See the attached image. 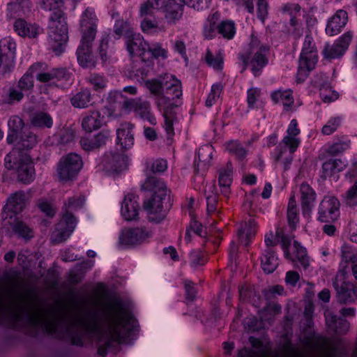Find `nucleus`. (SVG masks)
Instances as JSON below:
<instances>
[{
    "instance_id": "1",
    "label": "nucleus",
    "mask_w": 357,
    "mask_h": 357,
    "mask_svg": "<svg viewBox=\"0 0 357 357\" xmlns=\"http://www.w3.org/2000/svg\"><path fill=\"white\" fill-rule=\"evenodd\" d=\"M102 314L103 323L107 322L108 328L106 331L101 328V332L98 333V340L102 341L105 335L107 340L104 344L98 347L97 352L99 356L105 357L113 342L121 343L132 337L138 327V323L133 315L125 310L121 299L107 303Z\"/></svg>"
},
{
    "instance_id": "2",
    "label": "nucleus",
    "mask_w": 357,
    "mask_h": 357,
    "mask_svg": "<svg viewBox=\"0 0 357 357\" xmlns=\"http://www.w3.org/2000/svg\"><path fill=\"white\" fill-rule=\"evenodd\" d=\"M10 299V306L8 307L0 298V324L8 321L14 326L22 320L33 327L40 324L45 312L31 290L25 294L12 293Z\"/></svg>"
},
{
    "instance_id": "3",
    "label": "nucleus",
    "mask_w": 357,
    "mask_h": 357,
    "mask_svg": "<svg viewBox=\"0 0 357 357\" xmlns=\"http://www.w3.org/2000/svg\"><path fill=\"white\" fill-rule=\"evenodd\" d=\"M103 325V319L99 310L95 308L87 309L79 319L60 321L54 319L45 321V331L51 335L58 334L59 338L69 337L73 345L82 347L83 335L77 331V326H81L85 331L90 333H99Z\"/></svg>"
},
{
    "instance_id": "4",
    "label": "nucleus",
    "mask_w": 357,
    "mask_h": 357,
    "mask_svg": "<svg viewBox=\"0 0 357 357\" xmlns=\"http://www.w3.org/2000/svg\"><path fill=\"white\" fill-rule=\"evenodd\" d=\"M142 189L151 192L149 198L143 203V208L148 214L150 222L159 223L162 221L172 206L170 190H168L162 179L155 176H149L142 185Z\"/></svg>"
},
{
    "instance_id": "5",
    "label": "nucleus",
    "mask_w": 357,
    "mask_h": 357,
    "mask_svg": "<svg viewBox=\"0 0 357 357\" xmlns=\"http://www.w3.org/2000/svg\"><path fill=\"white\" fill-rule=\"evenodd\" d=\"M85 199L82 195L73 196L68 199L61 209L62 216L56 224L51 238L54 243L66 241L73 232L77 219L73 212L80 209L84 204Z\"/></svg>"
},
{
    "instance_id": "6",
    "label": "nucleus",
    "mask_w": 357,
    "mask_h": 357,
    "mask_svg": "<svg viewBox=\"0 0 357 357\" xmlns=\"http://www.w3.org/2000/svg\"><path fill=\"white\" fill-rule=\"evenodd\" d=\"M49 43L53 52L61 55L68 40L67 15L64 11L51 13L47 26Z\"/></svg>"
},
{
    "instance_id": "7",
    "label": "nucleus",
    "mask_w": 357,
    "mask_h": 357,
    "mask_svg": "<svg viewBox=\"0 0 357 357\" xmlns=\"http://www.w3.org/2000/svg\"><path fill=\"white\" fill-rule=\"evenodd\" d=\"M319 61L318 50L311 35H306L298 58L296 82L302 83L312 71Z\"/></svg>"
},
{
    "instance_id": "8",
    "label": "nucleus",
    "mask_w": 357,
    "mask_h": 357,
    "mask_svg": "<svg viewBox=\"0 0 357 357\" xmlns=\"http://www.w3.org/2000/svg\"><path fill=\"white\" fill-rule=\"evenodd\" d=\"M349 272L347 267L339 270L333 280L336 299L340 304H351L357 301V286L349 281Z\"/></svg>"
},
{
    "instance_id": "9",
    "label": "nucleus",
    "mask_w": 357,
    "mask_h": 357,
    "mask_svg": "<svg viewBox=\"0 0 357 357\" xmlns=\"http://www.w3.org/2000/svg\"><path fill=\"white\" fill-rule=\"evenodd\" d=\"M269 52L270 46L263 44L256 52L245 51L240 52L238 58L242 62L241 73H243L250 64L254 76L259 77L261 74L262 69L268 63V55Z\"/></svg>"
},
{
    "instance_id": "10",
    "label": "nucleus",
    "mask_w": 357,
    "mask_h": 357,
    "mask_svg": "<svg viewBox=\"0 0 357 357\" xmlns=\"http://www.w3.org/2000/svg\"><path fill=\"white\" fill-rule=\"evenodd\" d=\"M83 162L80 155L70 153L62 157L58 164L57 172L60 179H73L82 167Z\"/></svg>"
},
{
    "instance_id": "11",
    "label": "nucleus",
    "mask_w": 357,
    "mask_h": 357,
    "mask_svg": "<svg viewBox=\"0 0 357 357\" xmlns=\"http://www.w3.org/2000/svg\"><path fill=\"white\" fill-rule=\"evenodd\" d=\"M98 19L93 9L87 8L83 12L80 19L82 38L80 43L93 45L98 29Z\"/></svg>"
},
{
    "instance_id": "12",
    "label": "nucleus",
    "mask_w": 357,
    "mask_h": 357,
    "mask_svg": "<svg viewBox=\"0 0 357 357\" xmlns=\"http://www.w3.org/2000/svg\"><path fill=\"white\" fill-rule=\"evenodd\" d=\"M340 202L334 196H324L318 207L317 220L321 222H333L340 216Z\"/></svg>"
},
{
    "instance_id": "13",
    "label": "nucleus",
    "mask_w": 357,
    "mask_h": 357,
    "mask_svg": "<svg viewBox=\"0 0 357 357\" xmlns=\"http://www.w3.org/2000/svg\"><path fill=\"white\" fill-rule=\"evenodd\" d=\"M152 236L146 227H132L123 229L119 236V243L126 246L140 245Z\"/></svg>"
},
{
    "instance_id": "14",
    "label": "nucleus",
    "mask_w": 357,
    "mask_h": 357,
    "mask_svg": "<svg viewBox=\"0 0 357 357\" xmlns=\"http://www.w3.org/2000/svg\"><path fill=\"white\" fill-rule=\"evenodd\" d=\"M158 109L162 112L165 119L164 128L167 134L168 138L174 135V122L176 119L175 108L177 105L172 100L158 98L155 100Z\"/></svg>"
},
{
    "instance_id": "15",
    "label": "nucleus",
    "mask_w": 357,
    "mask_h": 357,
    "mask_svg": "<svg viewBox=\"0 0 357 357\" xmlns=\"http://www.w3.org/2000/svg\"><path fill=\"white\" fill-rule=\"evenodd\" d=\"M16 43L10 38L0 40V68L4 73L10 72L15 66Z\"/></svg>"
},
{
    "instance_id": "16",
    "label": "nucleus",
    "mask_w": 357,
    "mask_h": 357,
    "mask_svg": "<svg viewBox=\"0 0 357 357\" xmlns=\"http://www.w3.org/2000/svg\"><path fill=\"white\" fill-rule=\"evenodd\" d=\"M353 39V33L347 31L336 40L333 45L326 44L323 55L325 59L332 60L340 58L348 49Z\"/></svg>"
},
{
    "instance_id": "17",
    "label": "nucleus",
    "mask_w": 357,
    "mask_h": 357,
    "mask_svg": "<svg viewBox=\"0 0 357 357\" xmlns=\"http://www.w3.org/2000/svg\"><path fill=\"white\" fill-rule=\"evenodd\" d=\"M128 160V156L123 153L110 151L105 153L101 164L105 170L117 173L127 168Z\"/></svg>"
},
{
    "instance_id": "18",
    "label": "nucleus",
    "mask_w": 357,
    "mask_h": 357,
    "mask_svg": "<svg viewBox=\"0 0 357 357\" xmlns=\"http://www.w3.org/2000/svg\"><path fill=\"white\" fill-rule=\"evenodd\" d=\"M126 45L131 57L144 58V56H146L148 43L144 40L143 36L139 33H128Z\"/></svg>"
},
{
    "instance_id": "19",
    "label": "nucleus",
    "mask_w": 357,
    "mask_h": 357,
    "mask_svg": "<svg viewBox=\"0 0 357 357\" xmlns=\"http://www.w3.org/2000/svg\"><path fill=\"white\" fill-rule=\"evenodd\" d=\"M185 1L183 0H167L161 9L168 24H175L182 17Z\"/></svg>"
},
{
    "instance_id": "20",
    "label": "nucleus",
    "mask_w": 357,
    "mask_h": 357,
    "mask_svg": "<svg viewBox=\"0 0 357 357\" xmlns=\"http://www.w3.org/2000/svg\"><path fill=\"white\" fill-rule=\"evenodd\" d=\"M17 179L24 184H29L36 177L33 162L29 156L25 155L20 158L17 167Z\"/></svg>"
},
{
    "instance_id": "21",
    "label": "nucleus",
    "mask_w": 357,
    "mask_h": 357,
    "mask_svg": "<svg viewBox=\"0 0 357 357\" xmlns=\"http://www.w3.org/2000/svg\"><path fill=\"white\" fill-rule=\"evenodd\" d=\"M301 204L302 213L305 217H309L316 200V192L307 183H302L300 186Z\"/></svg>"
},
{
    "instance_id": "22",
    "label": "nucleus",
    "mask_w": 357,
    "mask_h": 357,
    "mask_svg": "<svg viewBox=\"0 0 357 357\" xmlns=\"http://www.w3.org/2000/svg\"><path fill=\"white\" fill-rule=\"evenodd\" d=\"M127 110H133L142 119L147 120L151 124L155 125L156 119L151 112V104L149 101L139 99H130Z\"/></svg>"
},
{
    "instance_id": "23",
    "label": "nucleus",
    "mask_w": 357,
    "mask_h": 357,
    "mask_svg": "<svg viewBox=\"0 0 357 357\" xmlns=\"http://www.w3.org/2000/svg\"><path fill=\"white\" fill-rule=\"evenodd\" d=\"M348 22V14L344 10L340 9L328 20L326 33L333 36L342 31Z\"/></svg>"
},
{
    "instance_id": "24",
    "label": "nucleus",
    "mask_w": 357,
    "mask_h": 357,
    "mask_svg": "<svg viewBox=\"0 0 357 357\" xmlns=\"http://www.w3.org/2000/svg\"><path fill=\"white\" fill-rule=\"evenodd\" d=\"M109 136V130H102L93 137H82L80 139L79 144L84 151H92L105 145Z\"/></svg>"
},
{
    "instance_id": "25",
    "label": "nucleus",
    "mask_w": 357,
    "mask_h": 357,
    "mask_svg": "<svg viewBox=\"0 0 357 357\" xmlns=\"http://www.w3.org/2000/svg\"><path fill=\"white\" fill-rule=\"evenodd\" d=\"M133 128V124L125 122L121 123L116 130L117 144L123 150L129 149L134 145Z\"/></svg>"
},
{
    "instance_id": "26",
    "label": "nucleus",
    "mask_w": 357,
    "mask_h": 357,
    "mask_svg": "<svg viewBox=\"0 0 357 357\" xmlns=\"http://www.w3.org/2000/svg\"><path fill=\"white\" fill-rule=\"evenodd\" d=\"M138 197L132 193L125 196L121 204V213L126 220H133L138 217L139 206L137 203Z\"/></svg>"
},
{
    "instance_id": "27",
    "label": "nucleus",
    "mask_w": 357,
    "mask_h": 357,
    "mask_svg": "<svg viewBox=\"0 0 357 357\" xmlns=\"http://www.w3.org/2000/svg\"><path fill=\"white\" fill-rule=\"evenodd\" d=\"M313 85L314 87L319 89L320 98L324 102L330 103L338 98V93L332 90L328 80L322 75H317L315 77Z\"/></svg>"
},
{
    "instance_id": "28",
    "label": "nucleus",
    "mask_w": 357,
    "mask_h": 357,
    "mask_svg": "<svg viewBox=\"0 0 357 357\" xmlns=\"http://www.w3.org/2000/svg\"><path fill=\"white\" fill-rule=\"evenodd\" d=\"M104 116L98 110H90L85 113L82 120V128L87 132L98 130L103 124Z\"/></svg>"
},
{
    "instance_id": "29",
    "label": "nucleus",
    "mask_w": 357,
    "mask_h": 357,
    "mask_svg": "<svg viewBox=\"0 0 357 357\" xmlns=\"http://www.w3.org/2000/svg\"><path fill=\"white\" fill-rule=\"evenodd\" d=\"M38 142V136L29 128L18 135L15 142V149L17 151H29L36 146Z\"/></svg>"
},
{
    "instance_id": "30",
    "label": "nucleus",
    "mask_w": 357,
    "mask_h": 357,
    "mask_svg": "<svg viewBox=\"0 0 357 357\" xmlns=\"http://www.w3.org/2000/svg\"><path fill=\"white\" fill-rule=\"evenodd\" d=\"M45 63H36L30 66L28 70L21 77L16 84L17 87L24 93H30L34 87L33 74L43 69Z\"/></svg>"
},
{
    "instance_id": "31",
    "label": "nucleus",
    "mask_w": 357,
    "mask_h": 357,
    "mask_svg": "<svg viewBox=\"0 0 357 357\" xmlns=\"http://www.w3.org/2000/svg\"><path fill=\"white\" fill-rule=\"evenodd\" d=\"M76 55L78 63L82 68H95L96 61L93 54L92 45L79 43Z\"/></svg>"
},
{
    "instance_id": "32",
    "label": "nucleus",
    "mask_w": 357,
    "mask_h": 357,
    "mask_svg": "<svg viewBox=\"0 0 357 357\" xmlns=\"http://www.w3.org/2000/svg\"><path fill=\"white\" fill-rule=\"evenodd\" d=\"M26 195L24 191L19 190L11 194L8 198L3 211L12 212L14 214L21 213L26 206Z\"/></svg>"
},
{
    "instance_id": "33",
    "label": "nucleus",
    "mask_w": 357,
    "mask_h": 357,
    "mask_svg": "<svg viewBox=\"0 0 357 357\" xmlns=\"http://www.w3.org/2000/svg\"><path fill=\"white\" fill-rule=\"evenodd\" d=\"M347 164L340 159L330 158L326 160L321 166L320 177L322 180L334 176L346 169Z\"/></svg>"
},
{
    "instance_id": "34",
    "label": "nucleus",
    "mask_w": 357,
    "mask_h": 357,
    "mask_svg": "<svg viewBox=\"0 0 357 357\" xmlns=\"http://www.w3.org/2000/svg\"><path fill=\"white\" fill-rule=\"evenodd\" d=\"M8 132L6 137V142L8 144H13L17 140V137L24 129L29 128L25 127L24 120L20 116L14 115L10 117L8 121Z\"/></svg>"
},
{
    "instance_id": "35",
    "label": "nucleus",
    "mask_w": 357,
    "mask_h": 357,
    "mask_svg": "<svg viewBox=\"0 0 357 357\" xmlns=\"http://www.w3.org/2000/svg\"><path fill=\"white\" fill-rule=\"evenodd\" d=\"M218 183L221 188L222 195L227 197L230 193V185L232 183L233 166L231 162H227L226 165L218 171Z\"/></svg>"
},
{
    "instance_id": "36",
    "label": "nucleus",
    "mask_w": 357,
    "mask_h": 357,
    "mask_svg": "<svg viewBox=\"0 0 357 357\" xmlns=\"http://www.w3.org/2000/svg\"><path fill=\"white\" fill-rule=\"evenodd\" d=\"M257 230V224L254 218H250L248 221L241 225L237 231L238 237L241 243L248 245L255 236Z\"/></svg>"
},
{
    "instance_id": "37",
    "label": "nucleus",
    "mask_w": 357,
    "mask_h": 357,
    "mask_svg": "<svg viewBox=\"0 0 357 357\" xmlns=\"http://www.w3.org/2000/svg\"><path fill=\"white\" fill-rule=\"evenodd\" d=\"M91 91L88 88H81L70 98L71 105L77 109H85L92 105Z\"/></svg>"
},
{
    "instance_id": "38",
    "label": "nucleus",
    "mask_w": 357,
    "mask_h": 357,
    "mask_svg": "<svg viewBox=\"0 0 357 357\" xmlns=\"http://www.w3.org/2000/svg\"><path fill=\"white\" fill-rule=\"evenodd\" d=\"M300 143L301 141L297 137L284 136L282 142L275 149V162H279L281 160L282 154L286 151V148H288L290 153L293 154L297 150Z\"/></svg>"
},
{
    "instance_id": "39",
    "label": "nucleus",
    "mask_w": 357,
    "mask_h": 357,
    "mask_svg": "<svg viewBox=\"0 0 357 357\" xmlns=\"http://www.w3.org/2000/svg\"><path fill=\"white\" fill-rule=\"evenodd\" d=\"M278 266V257L273 248H266L261 257V266L264 273L274 272Z\"/></svg>"
},
{
    "instance_id": "40",
    "label": "nucleus",
    "mask_w": 357,
    "mask_h": 357,
    "mask_svg": "<svg viewBox=\"0 0 357 357\" xmlns=\"http://www.w3.org/2000/svg\"><path fill=\"white\" fill-rule=\"evenodd\" d=\"M292 91L289 90H276L271 93V100L274 102V103L278 104L279 102H282L284 110L289 111L294 103V100L292 96Z\"/></svg>"
},
{
    "instance_id": "41",
    "label": "nucleus",
    "mask_w": 357,
    "mask_h": 357,
    "mask_svg": "<svg viewBox=\"0 0 357 357\" xmlns=\"http://www.w3.org/2000/svg\"><path fill=\"white\" fill-rule=\"evenodd\" d=\"M14 29L22 37L36 38L38 34L39 26L36 24H28L23 19H17L14 23Z\"/></svg>"
},
{
    "instance_id": "42",
    "label": "nucleus",
    "mask_w": 357,
    "mask_h": 357,
    "mask_svg": "<svg viewBox=\"0 0 357 357\" xmlns=\"http://www.w3.org/2000/svg\"><path fill=\"white\" fill-rule=\"evenodd\" d=\"M151 63L149 57L139 58V59L132 61L128 70V74L130 77H139L146 76L149 73V64L146 63Z\"/></svg>"
},
{
    "instance_id": "43",
    "label": "nucleus",
    "mask_w": 357,
    "mask_h": 357,
    "mask_svg": "<svg viewBox=\"0 0 357 357\" xmlns=\"http://www.w3.org/2000/svg\"><path fill=\"white\" fill-rule=\"evenodd\" d=\"M140 26L144 33L150 35L165 32L166 31L165 26L163 24L159 25L154 17L142 18Z\"/></svg>"
},
{
    "instance_id": "44",
    "label": "nucleus",
    "mask_w": 357,
    "mask_h": 357,
    "mask_svg": "<svg viewBox=\"0 0 357 357\" xmlns=\"http://www.w3.org/2000/svg\"><path fill=\"white\" fill-rule=\"evenodd\" d=\"M33 126L39 128H51L53 126V119L51 115L45 112H36L33 114L31 119Z\"/></svg>"
},
{
    "instance_id": "45",
    "label": "nucleus",
    "mask_w": 357,
    "mask_h": 357,
    "mask_svg": "<svg viewBox=\"0 0 357 357\" xmlns=\"http://www.w3.org/2000/svg\"><path fill=\"white\" fill-rule=\"evenodd\" d=\"M211 148L208 146L201 147L197 153V160L194 162V172L196 174L199 173V167H206L211 160Z\"/></svg>"
},
{
    "instance_id": "46",
    "label": "nucleus",
    "mask_w": 357,
    "mask_h": 357,
    "mask_svg": "<svg viewBox=\"0 0 357 357\" xmlns=\"http://www.w3.org/2000/svg\"><path fill=\"white\" fill-rule=\"evenodd\" d=\"M206 200V211L208 213H215L218 208L219 195L214 185H208L204 190Z\"/></svg>"
},
{
    "instance_id": "47",
    "label": "nucleus",
    "mask_w": 357,
    "mask_h": 357,
    "mask_svg": "<svg viewBox=\"0 0 357 357\" xmlns=\"http://www.w3.org/2000/svg\"><path fill=\"white\" fill-rule=\"evenodd\" d=\"M216 29L217 33L226 40L233 39L236 31V24L231 20L221 21L218 24Z\"/></svg>"
},
{
    "instance_id": "48",
    "label": "nucleus",
    "mask_w": 357,
    "mask_h": 357,
    "mask_svg": "<svg viewBox=\"0 0 357 357\" xmlns=\"http://www.w3.org/2000/svg\"><path fill=\"white\" fill-rule=\"evenodd\" d=\"M226 149L238 160H243L245 158L248 154V150L243 147L241 142L238 140H230L227 142Z\"/></svg>"
},
{
    "instance_id": "49",
    "label": "nucleus",
    "mask_w": 357,
    "mask_h": 357,
    "mask_svg": "<svg viewBox=\"0 0 357 357\" xmlns=\"http://www.w3.org/2000/svg\"><path fill=\"white\" fill-rule=\"evenodd\" d=\"M107 101L112 106L119 107L124 109H128L130 103V99L127 98L118 91H110L107 98Z\"/></svg>"
},
{
    "instance_id": "50",
    "label": "nucleus",
    "mask_w": 357,
    "mask_h": 357,
    "mask_svg": "<svg viewBox=\"0 0 357 357\" xmlns=\"http://www.w3.org/2000/svg\"><path fill=\"white\" fill-rule=\"evenodd\" d=\"M162 79L164 94L160 98L172 100V97H170L169 91L171 89L175 88L176 86H181V82L172 75H165Z\"/></svg>"
},
{
    "instance_id": "51",
    "label": "nucleus",
    "mask_w": 357,
    "mask_h": 357,
    "mask_svg": "<svg viewBox=\"0 0 357 357\" xmlns=\"http://www.w3.org/2000/svg\"><path fill=\"white\" fill-rule=\"evenodd\" d=\"M162 6L151 0H146L140 5L139 15L141 18L154 17L155 10L161 9Z\"/></svg>"
},
{
    "instance_id": "52",
    "label": "nucleus",
    "mask_w": 357,
    "mask_h": 357,
    "mask_svg": "<svg viewBox=\"0 0 357 357\" xmlns=\"http://www.w3.org/2000/svg\"><path fill=\"white\" fill-rule=\"evenodd\" d=\"M144 84L151 94L156 96L155 100L164 94L163 79L162 77L158 79H148Z\"/></svg>"
},
{
    "instance_id": "53",
    "label": "nucleus",
    "mask_w": 357,
    "mask_h": 357,
    "mask_svg": "<svg viewBox=\"0 0 357 357\" xmlns=\"http://www.w3.org/2000/svg\"><path fill=\"white\" fill-rule=\"evenodd\" d=\"M294 248L295 253V258L294 261H298L301 265L306 269L309 266V258L307 255V250L303 248L300 243L295 241L294 242Z\"/></svg>"
},
{
    "instance_id": "54",
    "label": "nucleus",
    "mask_w": 357,
    "mask_h": 357,
    "mask_svg": "<svg viewBox=\"0 0 357 357\" xmlns=\"http://www.w3.org/2000/svg\"><path fill=\"white\" fill-rule=\"evenodd\" d=\"M350 144V140L349 139H338L328 146L326 153L332 156L338 155L349 149Z\"/></svg>"
},
{
    "instance_id": "55",
    "label": "nucleus",
    "mask_w": 357,
    "mask_h": 357,
    "mask_svg": "<svg viewBox=\"0 0 357 357\" xmlns=\"http://www.w3.org/2000/svg\"><path fill=\"white\" fill-rule=\"evenodd\" d=\"M110 38L111 36L109 33L104 32L102 34L100 45L98 47V52L100 59L102 60L103 63H105L107 61H108L110 58V56L108 54V49L109 47V43Z\"/></svg>"
},
{
    "instance_id": "56",
    "label": "nucleus",
    "mask_w": 357,
    "mask_h": 357,
    "mask_svg": "<svg viewBox=\"0 0 357 357\" xmlns=\"http://www.w3.org/2000/svg\"><path fill=\"white\" fill-rule=\"evenodd\" d=\"M40 7L45 11H64L65 0H40Z\"/></svg>"
},
{
    "instance_id": "57",
    "label": "nucleus",
    "mask_w": 357,
    "mask_h": 357,
    "mask_svg": "<svg viewBox=\"0 0 357 357\" xmlns=\"http://www.w3.org/2000/svg\"><path fill=\"white\" fill-rule=\"evenodd\" d=\"M287 33L295 40H298L302 36L303 28L301 22L296 17L290 18Z\"/></svg>"
},
{
    "instance_id": "58",
    "label": "nucleus",
    "mask_w": 357,
    "mask_h": 357,
    "mask_svg": "<svg viewBox=\"0 0 357 357\" xmlns=\"http://www.w3.org/2000/svg\"><path fill=\"white\" fill-rule=\"evenodd\" d=\"M86 81L89 83L95 91L105 89L107 86V79L101 74L91 73L87 78Z\"/></svg>"
},
{
    "instance_id": "59",
    "label": "nucleus",
    "mask_w": 357,
    "mask_h": 357,
    "mask_svg": "<svg viewBox=\"0 0 357 357\" xmlns=\"http://www.w3.org/2000/svg\"><path fill=\"white\" fill-rule=\"evenodd\" d=\"M276 237L278 238V240H280L281 246L282 249L284 251V257L291 261H294L289 251V248L291 245L290 238L288 236L284 235L283 229L282 228H277Z\"/></svg>"
},
{
    "instance_id": "60",
    "label": "nucleus",
    "mask_w": 357,
    "mask_h": 357,
    "mask_svg": "<svg viewBox=\"0 0 357 357\" xmlns=\"http://www.w3.org/2000/svg\"><path fill=\"white\" fill-rule=\"evenodd\" d=\"M223 89L224 86L222 82H217L211 86V92L208 95L205 102L206 107H211L216 102V100L220 97Z\"/></svg>"
},
{
    "instance_id": "61",
    "label": "nucleus",
    "mask_w": 357,
    "mask_h": 357,
    "mask_svg": "<svg viewBox=\"0 0 357 357\" xmlns=\"http://www.w3.org/2000/svg\"><path fill=\"white\" fill-rule=\"evenodd\" d=\"M344 203L349 207L357 206V181L347 190L342 196Z\"/></svg>"
},
{
    "instance_id": "62",
    "label": "nucleus",
    "mask_w": 357,
    "mask_h": 357,
    "mask_svg": "<svg viewBox=\"0 0 357 357\" xmlns=\"http://www.w3.org/2000/svg\"><path fill=\"white\" fill-rule=\"evenodd\" d=\"M146 52L150 53L151 57L155 59H158L159 58L165 59L167 58V50L163 48L162 45L159 43H148Z\"/></svg>"
},
{
    "instance_id": "63",
    "label": "nucleus",
    "mask_w": 357,
    "mask_h": 357,
    "mask_svg": "<svg viewBox=\"0 0 357 357\" xmlns=\"http://www.w3.org/2000/svg\"><path fill=\"white\" fill-rule=\"evenodd\" d=\"M167 168V162L163 159H157L153 162L146 163V172L147 174L149 173H162L164 172Z\"/></svg>"
},
{
    "instance_id": "64",
    "label": "nucleus",
    "mask_w": 357,
    "mask_h": 357,
    "mask_svg": "<svg viewBox=\"0 0 357 357\" xmlns=\"http://www.w3.org/2000/svg\"><path fill=\"white\" fill-rule=\"evenodd\" d=\"M205 60L209 66L213 67L215 70H221L223 68V56L221 54H218L215 56L208 50Z\"/></svg>"
}]
</instances>
